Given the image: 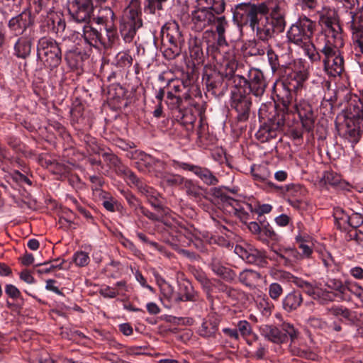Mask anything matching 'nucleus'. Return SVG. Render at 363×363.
I'll use <instances>...</instances> for the list:
<instances>
[{
  "instance_id": "nucleus-61",
  "label": "nucleus",
  "mask_w": 363,
  "mask_h": 363,
  "mask_svg": "<svg viewBox=\"0 0 363 363\" xmlns=\"http://www.w3.org/2000/svg\"><path fill=\"white\" fill-rule=\"evenodd\" d=\"M328 311L335 316H342L343 318H348L350 316V311L347 309L340 306L332 307L328 309Z\"/></svg>"
},
{
  "instance_id": "nucleus-16",
  "label": "nucleus",
  "mask_w": 363,
  "mask_h": 363,
  "mask_svg": "<svg viewBox=\"0 0 363 363\" xmlns=\"http://www.w3.org/2000/svg\"><path fill=\"white\" fill-rule=\"evenodd\" d=\"M179 167L184 169L192 172L207 185H216L218 183L217 177L208 169L186 163H181Z\"/></svg>"
},
{
  "instance_id": "nucleus-15",
  "label": "nucleus",
  "mask_w": 363,
  "mask_h": 363,
  "mask_svg": "<svg viewBox=\"0 0 363 363\" xmlns=\"http://www.w3.org/2000/svg\"><path fill=\"white\" fill-rule=\"evenodd\" d=\"M31 25V17L30 13L22 12L13 17L9 21L8 27L11 33L14 35H21Z\"/></svg>"
},
{
  "instance_id": "nucleus-48",
  "label": "nucleus",
  "mask_w": 363,
  "mask_h": 363,
  "mask_svg": "<svg viewBox=\"0 0 363 363\" xmlns=\"http://www.w3.org/2000/svg\"><path fill=\"white\" fill-rule=\"evenodd\" d=\"M240 337L247 338L252 333L250 324L247 320H240L238 323L237 328Z\"/></svg>"
},
{
  "instance_id": "nucleus-45",
  "label": "nucleus",
  "mask_w": 363,
  "mask_h": 363,
  "mask_svg": "<svg viewBox=\"0 0 363 363\" xmlns=\"http://www.w3.org/2000/svg\"><path fill=\"white\" fill-rule=\"evenodd\" d=\"M325 285L328 289L336 291L341 294H344L347 291V281L343 284L340 280L331 279L327 281Z\"/></svg>"
},
{
  "instance_id": "nucleus-18",
  "label": "nucleus",
  "mask_w": 363,
  "mask_h": 363,
  "mask_svg": "<svg viewBox=\"0 0 363 363\" xmlns=\"http://www.w3.org/2000/svg\"><path fill=\"white\" fill-rule=\"evenodd\" d=\"M83 38L84 41L94 47H98L99 45L106 46L107 43L105 39L102 37L101 34L96 29L89 25H84L82 29Z\"/></svg>"
},
{
  "instance_id": "nucleus-35",
  "label": "nucleus",
  "mask_w": 363,
  "mask_h": 363,
  "mask_svg": "<svg viewBox=\"0 0 363 363\" xmlns=\"http://www.w3.org/2000/svg\"><path fill=\"white\" fill-rule=\"evenodd\" d=\"M251 173L255 180L257 182H267L271 177V172L266 165H258L251 168Z\"/></svg>"
},
{
  "instance_id": "nucleus-54",
  "label": "nucleus",
  "mask_w": 363,
  "mask_h": 363,
  "mask_svg": "<svg viewBox=\"0 0 363 363\" xmlns=\"http://www.w3.org/2000/svg\"><path fill=\"white\" fill-rule=\"evenodd\" d=\"M347 290L354 294L363 302V289L357 283L347 281Z\"/></svg>"
},
{
  "instance_id": "nucleus-38",
  "label": "nucleus",
  "mask_w": 363,
  "mask_h": 363,
  "mask_svg": "<svg viewBox=\"0 0 363 363\" xmlns=\"http://www.w3.org/2000/svg\"><path fill=\"white\" fill-rule=\"evenodd\" d=\"M228 26V21L224 16L220 17L218 23L216 26V33H218L217 43L219 46L226 45V40L225 37V30Z\"/></svg>"
},
{
  "instance_id": "nucleus-3",
  "label": "nucleus",
  "mask_w": 363,
  "mask_h": 363,
  "mask_svg": "<svg viewBox=\"0 0 363 363\" xmlns=\"http://www.w3.org/2000/svg\"><path fill=\"white\" fill-rule=\"evenodd\" d=\"M315 22L306 16H300L287 31L289 41L301 46L310 42L315 29Z\"/></svg>"
},
{
  "instance_id": "nucleus-20",
  "label": "nucleus",
  "mask_w": 363,
  "mask_h": 363,
  "mask_svg": "<svg viewBox=\"0 0 363 363\" xmlns=\"http://www.w3.org/2000/svg\"><path fill=\"white\" fill-rule=\"evenodd\" d=\"M31 48L32 39L27 35L21 36L14 44V55L18 58L26 59L30 55Z\"/></svg>"
},
{
  "instance_id": "nucleus-27",
  "label": "nucleus",
  "mask_w": 363,
  "mask_h": 363,
  "mask_svg": "<svg viewBox=\"0 0 363 363\" xmlns=\"http://www.w3.org/2000/svg\"><path fill=\"white\" fill-rule=\"evenodd\" d=\"M363 123L349 121L347 125L346 135L352 143H357L361 136Z\"/></svg>"
},
{
  "instance_id": "nucleus-36",
  "label": "nucleus",
  "mask_w": 363,
  "mask_h": 363,
  "mask_svg": "<svg viewBox=\"0 0 363 363\" xmlns=\"http://www.w3.org/2000/svg\"><path fill=\"white\" fill-rule=\"evenodd\" d=\"M313 298L321 304H326L334 299V294L331 291L322 289L319 284L317 285Z\"/></svg>"
},
{
  "instance_id": "nucleus-32",
  "label": "nucleus",
  "mask_w": 363,
  "mask_h": 363,
  "mask_svg": "<svg viewBox=\"0 0 363 363\" xmlns=\"http://www.w3.org/2000/svg\"><path fill=\"white\" fill-rule=\"evenodd\" d=\"M256 304L258 310L262 315L269 317L274 308V304L266 295L259 296L256 300Z\"/></svg>"
},
{
  "instance_id": "nucleus-34",
  "label": "nucleus",
  "mask_w": 363,
  "mask_h": 363,
  "mask_svg": "<svg viewBox=\"0 0 363 363\" xmlns=\"http://www.w3.org/2000/svg\"><path fill=\"white\" fill-rule=\"evenodd\" d=\"M349 121L363 123V105L359 101L351 103L348 111Z\"/></svg>"
},
{
  "instance_id": "nucleus-23",
  "label": "nucleus",
  "mask_w": 363,
  "mask_h": 363,
  "mask_svg": "<svg viewBox=\"0 0 363 363\" xmlns=\"http://www.w3.org/2000/svg\"><path fill=\"white\" fill-rule=\"evenodd\" d=\"M213 194L215 196L220 197L221 200L224 202L226 206H230L232 208V211H229L230 213H233L239 216L244 213L243 208H242L240 203L229 196L225 195H223L220 189L215 188L212 189Z\"/></svg>"
},
{
  "instance_id": "nucleus-22",
  "label": "nucleus",
  "mask_w": 363,
  "mask_h": 363,
  "mask_svg": "<svg viewBox=\"0 0 363 363\" xmlns=\"http://www.w3.org/2000/svg\"><path fill=\"white\" fill-rule=\"evenodd\" d=\"M212 271L225 281H230L236 277L235 273L224 266L217 258H213L211 264Z\"/></svg>"
},
{
  "instance_id": "nucleus-9",
  "label": "nucleus",
  "mask_w": 363,
  "mask_h": 363,
  "mask_svg": "<svg viewBox=\"0 0 363 363\" xmlns=\"http://www.w3.org/2000/svg\"><path fill=\"white\" fill-rule=\"evenodd\" d=\"M234 252L247 263L259 267H264L267 264L264 253L252 246L247 245L244 247L237 245L235 247Z\"/></svg>"
},
{
  "instance_id": "nucleus-12",
  "label": "nucleus",
  "mask_w": 363,
  "mask_h": 363,
  "mask_svg": "<svg viewBox=\"0 0 363 363\" xmlns=\"http://www.w3.org/2000/svg\"><path fill=\"white\" fill-rule=\"evenodd\" d=\"M267 84L263 73L255 68H252L248 72L247 87L250 91L255 96H261L266 89Z\"/></svg>"
},
{
  "instance_id": "nucleus-50",
  "label": "nucleus",
  "mask_w": 363,
  "mask_h": 363,
  "mask_svg": "<svg viewBox=\"0 0 363 363\" xmlns=\"http://www.w3.org/2000/svg\"><path fill=\"white\" fill-rule=\"evenodd\" d=\"M183 287L185 290V293L184 294H181L178 297H176L175 300H179L181 301H194L196 300V295L193 291L191 286L188 284L184 285Z\"/></svg>"
},
{
  "instance_id": "nucleus-52",
  "label": "nucleus",
  "mask_w": 363,
  "mask_h": 363,
  "mask_svg": "<svg viewBox=\"0 0 363 363\" xmlns=\"http://www.w3.org/2000/svg\"><path fill=\"white\" fill-rule=\"evenodd\" d=\"M163 181L170 186L182 185L184 178L178 174H164L162 176Z\"/></svg>"
},
{
  "instance_id": "nucleus-43",
  "label": "nucleus",
  "mask_w": 363,
  "mask_h": 363,
  "mask_svg": "<svg viewBox=\"0 0 363 363\" xmlns=\"http://www.w3.org/2000/svg\"><path fill=\"white\" fill-rule=\"evenodd\" d=\"M363 224V216L358 213H352L349 215L348 219L346 222V230H349L348 228L355 229L360 227Z\"/></svg>"
},
{
  "instance_id": "nucleus-33",
  "label": "nucleus",
  "mask_w": 363,
  "mask_h": 363,
  "mask_svg": "<svg viewBox=\"0 0 363 363\" xmlns=\"http://www.w3.org/2000/svg\"><path fill=\"white\" fill-rule=\"evenodd\" d=\"M262 335L268 340H281V332L277 327L272 325H264L260 327Z\"/></svg>"
},
{
  "instance_id": "nucleus-56",
  "label": "nucleus",
  "mask_w": 363,
  "mask_h": 363,
  "mask_svg": "<svg viewBox=\"0 0 363 363\" xmlns=\"http://www.w3.org/2000/svg\"><path fill=\"white\" fill-rule=\"evenodd\" d=\"M347 239L354 240L357 244L363 247V231L360 230L350 229L347 233Z\"/></svg>"
},
{
  "instance_id": "nucleus-37",
  "label": "nucleus",
  "mask_w": 363,
  "mask_h": 363,
  "mask_svg": "<svg viewBox=\"0 0 363 363\" xmlns=\"http://www.w3.org/2000/svg\"><path fill=\"white\" fill-rule=\"evenodd\" d=\"M292 281L296 286L302 289L306 294L313 298L315 288L318 285L317 283H310L301 278L295 277H292Z\"/></svg>"
},
{
  "instance_id": "nucleus-44",
  "label": "nucleus",
  "mask_w": 363,
  "mask_h": 363,
  "mask_svg": "<svg viewBox=\"0 0 363 363\" xmlns=\"http://www.w3.org/2000/svg\"><path fill=\"white\" fill-rule=\"evenodd\" d=\"M182 188L186 191L189 196L197 198L200 195L201 189L194 184L191 180L184 179L182 184Z\"/></svg>"
},
{
  "instance_id": "nucleus-59",
  "label": "nucleus",
  "mask_w": 363,
  "mask_h": 363,
  "mask_svg": "<svg viewBox=\"0 0 363 363\" xmlns=\"http://www.w3.org/2000/svg\"><path fill=\"white\" fill-rule=\"evenodd\" d=\"M11 179L13 182H15L19 184H23L25 183V184H27L30 186L32 184L31 181L26 176L23 175L18 171L13 172L11 174Z\"/></svg>"
},
{
  "instance_id": "nucleus-58",
  "label": "nucleus",
  "mask_w": 363,
  "mask_h": 363,
  "mask_svg": "<svg viewBox=\"0 0 363 363\" xmlns=\"http://www.w3.org/2000/svg\"><path fill=\"white\" fill-rule=\"evenodd\" d=\"M160 287L161 292L165 298H167L168 300H172L174 298V289L169 284L165 281H162V283L160 284Z\"/></svg>"
},
{
  "instance_id": "nucleus-49",
  "label": "nucleus",
  "mask_w": 363,
  "mask_h": 363,
  "mask_svg": "<svg viewBox=\"0 0 363 363\" xmlns=\"http://www.w3.org/2000/svg\"><path fill=\"white\" fill-rule=\"evenodd\" d=\"M296 2L303 11H315L318 5V0H296Z\"/></svg>"
},
{
  "instance_id": "nucleus-62",
  "label": "nucleus",
  "mask_w": 363,
  "mask_h": 363,
  "mask_svg": "<svg viewBox=\"0 0 363 363\" xmlns=\"http://www.w3.org/2000/svg\"><path fill=\"white\" fill-rule=\"evenodd\" d=\"M288 193L293 196H298V194L304 191L303 187L299 184H289L286 186Z\"/></svg>"
},
{
  "instance_id": "nucleus-17",
  "label": "nucleus",
  "mask_w": 363,
  "mask_h": 363,
  "mask_svg": "<svg viewBox=\"0 0 363 363\" xmlns=\"http://www.w3.org/2000/svg\"><path fill=\"white\" fill-rule=\"evenodd\" d=\"M260 13L266 15L270 12L269 18L276 21L282 20L285 23L284 13L281 11L280 6L277 0H267L259 4Z\"/></svg>"
},
{
  "instance_id": "nucleus-41",
  "label": "nucleus",
  "mask_w": 363,
  "mask_h": 363,
  "mask_svg": "<svg viewBox=\"0 0 363 363\" xmlns=\"http://www.w3.org/2000/svg\"><path fill=\"white\" fill-rule=\"evenodd\" d=\"M333 216L337 226L341 230H346V222L349 215L342 208L337 207L334 209Z\"/></svg>"
},
{
  "instance_id": "nucleus-39",
  "label": "nucleus",
  "mask_w": 363,
  "mask_h": 363,
  "mask_svg": "<svg viewBox=\"0 0 363 363\" xmlns=\"http://www.w3.org/2000/svg\"><path fill=\"white\" fill-rule=\"evenodd\" d=\"M281 339H291V340L294 339L301 338L300 333L297 329L294 328V326L288 323H284L281 325Z\"/></svg>"
},
{
  "instance_id": "nucleus-10",
  "label": "nucleus",
  "mask_w": 363,
  "mask_h": 363,
  "mask_svg": "<svg viewBox=\"0 0 363 363\" xmlns=\"http://www.w3.org/2000/svg\"><path fill=\"white\" fill-rule=\"evenodd\" d=\"M270 259L281 266L293 267L301 261V255L294 247H280L273 250V255Z\"/></svg>"
},
{
  "instance_id": "nucleus-57",
  "label": "nucleus",
  "mask_w": 363,
  "mask_h": 363,
  "mask_svg": "<svg viewBox=\"0 0 363 363\" xmlns=\"http://www.w3.org/2000/svg\"><path fill=\"white\" fill-rule=\"evenodd\" d=\"M147 5L145 6V10L147 11L150 13L155 14L156 10L162 9V1L160 0H146Z\"/></svg>"
},
{
  "instance_id": "nucleus-30",
  "label": "nucleus",
  "mask_w": 363,
  "mask_h": 363,
  "mask_svg": "<svg viewBox=\"0 0 363 363\" xmlns=\"http://www.w3.org/2000/svg\"><path fill=\"white\" fill-rule=\"evenodd\" d=\"M162 35L174 40L182 38V33L179 30V26L175 21L167 23L162 28Z\"/></svg>"
},
{
  "instance_id": "nucleus-42",
  "label": "nucleus",
  "mask_w": 363,
  "mask_h": 363,
  "mask_svg": "<svg viewBox=\"0 0 363 363\" xmlns=\"http://www.w3.org/2000/svg\"><path fill=\"white\" fill-rule=\"evenodd\" d=\"M297 342H291V344L289 345L290 350L293 354L297 355L299 357H304L306 359H315L316 357V354L306 349H302L299 348L296 346Z\"/></svg>"
},
{
  "instance_id": "nucleus-24",
  "label": "nucleus",
  "mask_w": 363,
  "mask_h": 363,
  "mask_svg": "<svg viewBox=\"0 0 363 363\" xmlns=\"http://www.w3.org/2000/svg\"><path fill=\"white\" fill-rule=\"evenodd\" d=\"M196 9H206L213 11L220 14L225 9L223 0H196Z\"/></svg>"
},
{
  "instance_id": "nucleus-25",
  "label": "nucleus",
  "mask_w": 363,
  "mask_h": 363,
  "mask_svg": "<svg viewBox=\"0 0 363 363\" xmlns=\"http://www.w3.org/2000/svg\"><path fill=\"white\" fill-rule=\"evenodd\" d=\"M140 191L147 198L148 202L155 208L159 209L162 208L160 195L154 189L147 185H140Z\"/></svg>"
},
{
  "instance_id": "nucleus-21",
  "label": "nucleus",
  "mask_w": 363,
  "mask_h": 363,
  "mask_svg": "<svg viewBox=\"0 0 363 363\" xmlns=\"http://www.w3.org/2000/svg\"><path fill=\"white\" fill-rule=\"evenodd\" d=\"M303 297L298 291H291L286 294L282 300V306L286 312H292L296 310L302 303Z\"/></svg>"
},
{
  "instance_id": "nucleus-6",
  "label": "nucleus",
  "mask_w": 363,
  "mask_h": 363,
  "mask_svg": "<svg viewBox=\"0 0 363 363\" xmlns=\"http://www.w3.org/2000/svg\"><path fill=\"white\" fill-rule=\"evenodd\" d=\"M216 15L218 14L213 11L196 9L191 12L192 29L196 32H201L214 24L216 26L220 17Z\"/></svg>"
},
{
  "instance_id": "nucleus-5",
  "label": "nucleus",
  "mask_w": 363,
  "mask_h": 363,
  "mask_svg": "<svg viewBox=\"0 0 363 363\" xmlns=\"http://www.w3.org/2000/svg\"><path fill=\"white\" fill-rule=\"evenodd\" d=\"M38 57L45 67H57L62 59L61 49L57 43L52 38H41L37 46Z\"/></svg>"
},
{
  "instance_id": "nucleus-40",
  "label": "nucleus",
  "mask_w": 363,
  "mask_h": 363,
  "mask_svg": "<svg viewBox=\"0 0 363 363\" xmlns=\"http://www.w3.org/2000/svg\"><path fill=\"white\" fill-rule=\"evenodd\" d=\"M164 57L167 60H173L181 52L182 43L162 45Z\"/></svg>"
},
{
  "instance_id": "nucleus-64",
  "label": "nucleus",
  "mask_w": 363,
  "mask_h": 363,
  "mask_svg": "<svg viewBox=\"0 0 363 363\" xmlns=\"http://www.w3.org/2000/svg\"><path fill=\"white\" fill-rule=\"evenodd\" d=\"M298 247L302 250V252L300 253L301 260L304 258L309 257L313 252L311 246L308 243H301L299 244Z\"/></svg>"
},
{
  "instance_id": "nucleus-53",
  "label": "nucleus",
  "mask_w": 363,
  "mask_h": 363,
  "mask_svg": "<svg viewBox=\"0 0 363 363\" xmlns=\"http://www.w3.org/2000/svg\"><path fill=\"white\" fill-rule=\"evenodd\" d=\"M282 294L283 288L279 284L274 282L269 286V296L272 299L278 300Z\"/></svg>"
},
{
  "instance_id": "nucleus-51",
  "label": "nucleus",
  "mask_w": 363,
  "mask_h": 363,
  "mask_svg": "<svg viewBox=\"0 0 363 363\" xmlns=\"http://www.w3.org/2000/svg\"><path fill=\"white\" fill-rule=\"evenodd\" d=\"M73 259L76 265L79 267H84L89 262V257L88 254L83 251L74 253Z\"/></svg>"
},
{
  "instance_id": "nucleus-26",
  "label": "nucleus",
  "mask_w": 363,
  "mask_h": 363,
  "mask_svg": "<svg viewBox=\"0 0 363 363\" xmlns=\"http://www.w3.org/2000/svg\"><path fill=\"white\" fill-rule=\"evenodd\" d=\"M260 278V274L252 269H245L239 274L240 281L249 288L255 287Z\"/></svg>"
},
{
  "instance_id": "nucleus-47",
  "label": "nucleus",
  "mask_w": 363,
  "mask_h": 363,
  "mask_svg": "<svg viewBox=\"0 0 363 363\" xmlns=\"http://www.w3.org/2000/svg\"><path fill=\"white\" fill-rule=\"evenodd\" d=\"M216 327V323H211L208 320H204L199 328V333L203 337H209L211 334L215 333Z\"/></svg>"
},
{
  "instance_id": "nucleus-4",
  "label": "nucleus",
  "mask_w": 363,
  "mask_h": 363,
  "mask_svg": "<svg viewBox=\"0 0 363 363\" xmlns=\"http://www.w3.org/2000/svg\"><path fill=\"white\" fill-rule=\"evenodd\" d=\"M286 23L282 20L274 21L267 16L259 13L256 19L250 26L255 32L256 36L262 41H268L274 33H281L284 30Z\"/></svg>"
},
{
  "instance_id": "nucleus-46",
  "label": "nucleus",
  "mask_w": 363,
  "mask_h": 363,
  "mask_svg": "<svg viewBox=\"0 0 363 363\" xmlns=\"http://www.w3.org/2000/svg\"><path fill=\"white\" fill-rule=\"evenodd\" d=\"M301 47L303 48L304 52L312 62H318L320 60L321 57L320 54L316 51L314 45L311 43V41Z\"/></svg>"
},
{
  "instance_id": "nucleus-14",
  "label": "nucleus",
  "mask_w": 363,
  "mask_h": 363,
  "mask_svg": "<svg viewBox=\"0 0 363 363\" xmlns=\"http://www.w3.org/2000/svg\"><path fill=\"white\" fill-rule=\"evenodd\" d=\"M299 116L303 127L307 131L313 128L315 117L311 106L306 101H300L294 105Z\"/></svg>"
},
{
  "instance_id": "nucleus-13",
  "label": "nucleus",
  "mask_w": 363,
  "mask_h": 363,
  "mask_svg": "<svg viewBox=\"0 0 363 363\" xmlns=\"http://www.w3.org/2000/svg\"><path fill=\"white\" fill-rule=\"evenodd\" d=\"M231 106L235 108L238 113V120L239 121H245L249 118L250 107L251 102L250 98L243 95L240 91L238 93H233Z\"/></svg>"
},
{
  "instance_id": "nucleus-60",
  "label": "nucleus",
  "mask_w": 363,
  "mask_h": 363,
  "mask_svg": "<svg viewBox=\"0 0 363 363\" xmlns=\"http://www.w3.org/2000/svg\"><path fill=\"white\" fill-rule=\"evenodd\" d=\"M5 293L13 299H16L21 296V292L18 289L11 284L6 285Z\"/></svg>"
},
{
  "instance_id": "nucleus-1",
  "label": "nucleus",
  "mask_w": 363,
  "mask_h": 363,
  "mask_svg": "<svg viewBox=\"0 0 363 363\" xmlns=\"http://www.w3.org/2000/svg\"><path fill=\"white\" fill-rule=\"evenodd\" d=\"M343 44L341 34L333 33L332 35H328L324 46L320 49L324 55V70L329 76H338L343 71L344 60L340 52Z\"/></svg>"
},
{
  "instance_id": "nucleus-29",
  "label": "nucleus",
  "mask_w": 363,
  "mask_h": 363,
  "mask_svg": "<svg viewBox=\"0 0 363 363\" xmlns=\"http://www.w3.org/2000/svg\"><path fill=\"white\" fill-rule=\"evenodd\" d=\"M277 136V130L270 124L264 123L256 133V138L261 142L264 143Z\"/></svg>"
},
{
  "instance_id": "nucleus-28",
  "label": "nucleus",
  "mask_w": 363,
  "mask_h": 363,
  "mask_svg": "<svg viewBox=\"0 0 363 363\" xmlns=\"http://www.w3.org/2000/svg\"><path fill=\"white\" fill-rule=\"evenodd\" d=\"M114 18L113 11L109 7H104L99 11V15L96 18V23L104 25L105 27H111L113 26Z\"/></svg>"
},
{
  "instance_id": "nucleus-63",
  "label": "nucleus",
  "mask_w": 363,
  "mask_h": 363,
  "mask_svg": "<svg viewBox=\"0 0 363 363\" xmlns=\"http://www.w3.org/2000/svg\"><path fill=\"white\" fill-rule=\"evenodd\" d=\"M125 175L126 178L133 184H135L138 189L140 190V185H145L143 182H141L137 176L130 170L126 169L125 171Z\"/></svg>"
},
{
  "instance_id": "nucleus-31",
  "label": "nucleus",
  "mask_w": 363,
  "mask_h": 363,
  "mask_svg": "<svg viewBox=\"0 0 363 363\" xmlns=\"http://www.w3.org/2000/svg\"><path fill=\"white\" fill-rule=\"evenodd\" d=\"M320 182L325 186L340 188L344 186L341 176L330 171H328L324 173Z\"/></svg>"
},
{
  "instance_id": "nucleus-2",
  "label": "nucleus",
  "mask_w": 363,
  "mask_h": 363,
  "mask_svg": "<svg viewBox=\"0 0 363 363\" xmlns=\"http://www.w3.org/2000/svg\"><path fill=\"white\" fill-rule=\"evenodd\" d=\"M143 25L141 11L138 0H133L125 9L121 19V32L126 41H130Z\"/></svg>"
},
{
  "instance_id": "nucleus-11",
  "label": "nucleus",
  "mask_w": 363,
  "mask_h": 363,
  "mask_svg": "<svg viewBox=\"0 0 363 363\" xmlns=\"http://www.w3.org/2000/svg\"><path fill=\"white\" fill-rule=\"evenodd\" d=\"M165 164L150 155L141 152L137 162V168L143 172L155 173L159 177L164 169Z\"/></svg>"
},
{
  "instance_id": "nucleus-7",
  "label": "nucleus",
  "mask_w": 363,
  "mask_h": 363,
  "mask_svg": "<svg viewBox=\"0 0 363 363\" xmlns=\"http://www.w3.org/2000/svg\"><path fill=\"white\" fill-rule=\"evenodd\" d=\"M69 12L77 22L86 23L94 13L92 0H73L69 6Z\"/></svg>"
},
{
  "instance_id": "nucleus-8",
  "label": "nucleus",
  "mask_w": 363,
  "mask_h": 363,
  "mask_svg": "<svg viewBox=\"0 0 363 363\" xmlns=\"http://www.w3.org/2000/svg\"><path fill=\"white\" fill-rule=\"evenodd\" d=\"M259 4L241 3L237 4L233 9V18L240 23L251 26L259 14Z\"/></svg>"
},
{
  "instance_id": "nucleus-19",
  "label": "nucleus",
  "mask_w": 363,
  "mask_h": 363,
  "mask_svg": "<svg viewBox=\"0 0 363 363\" xmlns=\"http://www.w3.org/2000/svg\"><path fill=\"white\" fill-rule=\"evenodd\" d=\"M319 21L320 23L324 25L328 28L326 30L327 34L325 36V42L327 41L328 35H332L333 33L334 34L339 33L335 30V27L339 28V26L336 23L333 11H322L320 13Z\"/></svg>"
},
{
  "instance_id": "nucleus-55",
  "label": "nucleus",
  "mask_w": 363,
  "mask_h": 363,
  "mask_svg": "<svg viewBox=\"0 0 363 363\" xmlns=\"http://www.w3.org/2000/svg\"><path fill=\"white\" fill-rule=\"evenodd\" d=\"M152 350L146 347V346H139V347H130L128 350V352L130 354H135V355H152Z\"/></svg>"
}]
</instances>
